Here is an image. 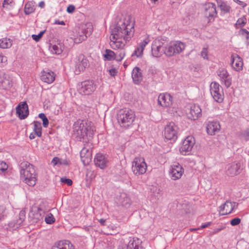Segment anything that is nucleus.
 <instances>
[{
  "instance_id": "nucleus-1",
  "label": "nucleus",
  "mask_w": 249,
  "mask_h": 249,
  "mask_svg": "<svg viewBox=\"0 0 249 249\" xmlns=\"http://www.w3.org/2000/svg\"><path fill=\"white\" fill-rule=\"evenodd\" d=\"M134 32L133 27L122 20L111 27L110 46L112 49L117 50L115 53L117 61H121L124 57L126 52L124 47L133 36Z\"/></svg>"
},
{
  "instance_id": "nucleus-2",
  "label": "nucleus",
  "mask_w": 249,
  "mask_h": 249,
  "mask_svg": "<svg viewBox=\"0 0 249 249\" xmlns=\"http://www.w3.org/2000/svg\"><path fill=\"white\" fill-rule=\"evenodd\" d=\"M91 124V122L81 120H78L74 123L73 125V134L77 140L87 142L89 141L88 137H92L94 130Z\"/></svg>"
},
{
  "instance_id": "nucleus-3",
  "label": "nucleus",
  "mask_w": 249,
  "mask_h": 249,
  "mask_svg": "<svg viewBox=\"0 0 249 249\" xmlns=\"http://www.w3.org/2000/svg\"><path fill=\"white\" fill-rule=\"evenodd\" d=\"M20 178L23 182L30 186H34L37 180V174L33 165L27 161L20 163Z\"/></svg>"
},
{
  "instance_id": "nucleus-4",
  "label": "nucleus",
  "mask_w": 249,
  "mask_h": 249,
  "mask_svg": "<svg viewBox=\"0 0 249 249\" xmlns=\"http://www.w3.org/2000/svg\"><path fill=\"white\" fill-rule=\"evenodd\" d=\"M135 119L134 111L129 108L120 110L117 113V121L122 127L128 128L133 123Z\"/></svg>"
},
{
  "instance_id": "nucleus-5",
  "label": "nucleus",
  "mask_w": 249,
  "mask_h": 249,
  "mask_svg": "<svg viewBox=\"0 0 249 249\" xmlns=\"http://www.w3.org/2000/svg\"><path fill=\"white\" fill-rule=\"evenodd\" d=\"M147 164L142 157H136L133 162L132 170L136 176L144 174L147 170Z\"/></svg>"
},
{
  "instance_id": "nucleus-6",
  "label": "nucleus",
  "mask_w": 249,
  "mask_h": 249,
  "mask_svg": "<svg viewBox=\"0 0 249 249\" xmlns=\"http://www.w3.org/2000/svg\"><path fill=\"white\" fill-rule=\"evenodd\" d=\"M185 44L180 41L171 42L166 46L165 54L167 56H172L179 54L185 49Z\"/></svg>"
},
{
  "instance_id": "nucleus-7",
  "label": "nucleus",
  "mask_w": 249,
  "mask_h": 249,
  "mask_svg": "<svg viewBox=\"0 0 249 249\" xmlns=\"http://www.w3.org/2000/svg\"><path fill=\"white\" fill-rule=\"evenodd\" d=\"M93 27L91 23L87 22L82 25L77 33L79 38H75L74 42L75 43H79L86 40L88 36L91 35Z\"/></svg>"
},
{
  "instance_id": "nucleus-8",
  "label": "nucleus",
  "mask_w": 249,
  "mask_h": 249,
  "mask_svg": "<svg viewBox=\"0 0 249 249\" xmlns=\"http://www.w3.org/2000/svg\"><path fill=\"white\" fill-rule=\"evenodd\" d=\"M178 128L174 122L168 123L164 127V136L167 140L175 142L178 138Z\"/></svg>"
},
{
  "instance_id": "nucleus-9",
  "label": "nucleus",
  "mask_w": 249,
  "mask_h": 249,
  "mask_svg": "<svg viewBox=\"0 0 249 249\" xmlns=\"http://www.w3.org/2000/svg\"><path fill=\"white\" fill-rule=\"evenodd\" d=\"M89 66V61L84 54L80 53L76 56L74 60V72L76 74L84 71Z\"/></svg>"
},
{
  "instance_id": "nucleus-10",
  "label": "nucleus",
  "mask_w": 249,
  "mask_h": 249,
  "mask_svg": "<svg viewBox=\"0 0 249 249\" xmlns=\"http://www.w3.org/2000/svg\"><path fill=\"white\" fill-rule=\"evenodd\" d=\"M210 92L213 99L218 103H222L224 99V93L222 88L220 85L213 82L210 85Z\"/></svg>"
},
{
  "instance_id": "nucleus-11",
  "label": "nucleus",
  "mask_w": 249,
  "mask_h": 249,
  "mask_svg": "<svg viewBox=\"0 0 249 249\" xmlns=\"http://www.w3.org/2000/svg\"><path fill=\"white\" fill-rule=\"evenodd\" d=\"M195 143V138L192 136H188L183 141L179 148L180 152L184 155H189Z\"/></svg>"
},
{
  "instance_id": "nucleus-12",
  "label": "nucleus",
  "mask_w": 249,
  "mask_h": 249,
  "mask_svg": "<svg viewBox=\"0 0 249 249\" xmlns=\"http://www.w3.org/2000/svg\"><path fill=\"white\" fill-rule=\"evenodd\" d=\"M96 89V85L92 81L88 80L81 82L78 90L82 95H89Z\"/></svg>"
},
{
  "instance_id": "nucleus-13",
  "label": "nucleus",
  "mask_w": 249,
  "mask_h": 249,
  "mask_svg": "<svg viewBox=\"0 0 249 249\" xmlns=\"http://www.w3.org/2000/svg\"><path fill=\"white\" fill-rule=\"evenodd\" d=\"M166 46H164V43L160 40H156L152 45L151 52L153 56L159 57L163 53L165 54Z\"/></svg>"
},
{
  "instance_id": "nucleus-14",
  "label": "nucleus",
  "mask_w": 249,
  "mask_h": 249,
  "mask_svg": "<svg viewBox=\"0 0 249 249\" xmlns=\"http://www.w3.org/2000/svg\"><path fill=\"white\" fill-rule=\"evenodd\" d=\"M108 160L106 155L101 153H97L94 158V162L96 167L101 169H105L107 165Z\"/></svg>"
},
{
  "instance_id": "nucleus-15",
  "label": "nucleus",
  "mask_w": 249,
  "mask_h": 249,
  "mask_svg": "<svg viewBox=\"0 0 249 249\" xmlns=\"http://www.w3.org/2000/svg\"><path fill=\"white\" fill-rule=\"evenodd\" d=\"M184 172V169L178 163H175L171 166L170 175L173 180H177L181 178Z\"/></svg>"
},
{
  "instance_id": "nucleus-16",
  "label": "nucleus",
  "mask_w": 249,
  "mask_h": 249,
  "mask_svg": "<svg viewBox=\"0 0 249 249\" xmlns=\"http://www.w3.org/2000/svg\"><path fill=\"white\" fill-rule=\"evenodd\" d=\"M204 15L206 18L209 19L208 22H211L212 20H213L217 15L216 6L214 3L209 2L206 5Z\"/></svg>"
},
{
  "instance_id": "nucleus-17",
  "label": "nucleus",
  "mask_w": 249,
  "mask_h": 249,
  "mask_svg": "<svg viewBox=\"0 0 249 249\" xmlns=\"http://www.w3.org/2000/svg\"><path fill=\"white\" fill-rule=\"evenodd\" d=\"M221 82L224 83L226 88H229L231 84V78L228 71L225 69L219 70L217 71Z\"/></svg>"
},
{
  "instance_id": "nucleus-18",
  "label": "nucleus",
  "mask_w": 249,
  "mask_h": 249,
  "mask_svg": "<svg viewBox=\"0 0 249 249\" xmlns=\"http://www.w3.org/2000/svg\"><path fill=\"white\" fill-rule=\"evenodd\" d=\"M231 65L232 68L237 71H241L243 66L242 58L236 53H232L231 55Z\"/></svg>"
},
{
  "instance_id": "nucleus-19",
  "label": "nucleus",
  "mask_w": 249,
  "mask_h": 249,
  "mask_svg": "<svg viewBox=\"0 0 249 249\" xmlns=\"http://www.w3.org/2000/svg\"><path fill=\"white\" fill-rule=\"evenodd\" d=\"M173 98L167 93H160L158 97V104L163 107H169L172 104Z\"/></svg>"
},
{
  "instance_id": "nucleus-20",
  "label": "nucleus",
  "mask_w": 249,
  "mask_h": 249,
  "mask_svg": "<svg viewBox=\"0 0 249 249\" xmlns=\"http://www.w3.org/2000/svg\"><path fill=\"white\" fill-rule=\"evenodd\" d=\"M16 112L20 119H25L29 115L28 106L26 102L19 103L16 107Z\"/></svg>"
},
{
  "instance_id": "nucleus-21",
  "label": "nucleus",
  "mask_w": 249,
  "mask_h": 249,
  "mask_svg": "<svg viewBox=\"0 0 249 249\" xmlns=\"http://www.w3.org/2000/svg\"><path fill=\"white\" fill-rule=\"evenodd\" d=\"M116 201L118 205L126 208L129 207L131 204V201L129 196L124 192L120 193L119 196H116Z\"/></svg>"
},
{
  "instance_id": "nucleus-22",
  "label": "nucleus",
  "mask_w": 249,
  "mask_h": 249,
  "mask_svg": "<svg viewBox=\"0 0 249 249\" xmlns=\"http://www.w3.org/2000/svg\"><path fill=\"white\" fill-rule=\"evenodd\" d=\"M220 129V125L216 121H209L207 124L206 130L207 133L211 136L214 135Z\"/></svg>"
},
{
  "instance_id": "nucleus-23",
  "label": "nucleus",
  "mask_w": 249,
  "mask_h": 249,
  "mask_svg": "<svg viewBox=\"0 0 249 249\" xmlns=\"http://www.w3.org/2000/svg\"><path fill=\"white\" fill-rule=\"evenodd\" d=\"M188 117L192 120H196L201 115V109L198 105H193L190 106L189 111L187 113Z\"/></svg>"
},
{
  "instance_id": "nucleus-24",
  "label": "nucleus",
  "mask_w": 249,
  "mask_h": 249,
  "mask_svg": "<svg viewBox=\"0 0 249 249\" xmlns=\"http://www.w3.org/2000/svg\"><path fill=\"white\" fill-rule=\"evenodd\" d=\"M25 212L22 210L20 211L18 214V218L17 220H13L9 223V226L13 228L14 229L18 228L22 225L23 222L25 218Z\"/></svg>"
},
{
  "instance_id": "nucleus-25",
  "label": "nucleus",
  "mask_w": 249,
  "mask_h": 249,
  "mask_svg": "<svg viewBox=\"0 0 249 249\" xmlns=\"http://www.w3.org/2000/svg\"><path fill=\"white\" fill-rule=\"evenodd\" d=\"M142 240L137 237L130 239L126 246V249H143Z\"/></svg>"
},
{
  "instance_id": "nucleus-26",
  "label": "nucleus",
  "mask_w": 249,
  "mask_h": 249,
  "mask_svg": "<svg viewBox=\"0 0 249 249\" xmlns=\"http://www.w3.org/2000/svg\"><path fill=\"white\" fill-rule=\"evenodd\" d=\"M40 78L43 82L51 84L53 83L55 79L54 73L52 71H43L41 72Z\"/></svg>"
},
{
  "instance_id": "nucleus-27",
  "label": "nucleus",
  "mask_w": 249,
  "mask_h": 249,
  "mask_svg": "<svg viewBox=\"0 0 249 249\" xmlns=\"http://www.w3.org/2000/svg\"><path fill=\"white\" fill-rule=\"evenodd\" d=\"M132 78L135 84H139L142 80V74L140 68L135 67L132 72Z\"/></svg>"
},
{
  "instance_id": "nucleus-28",
  "label": "nucleus",
  "mask_w": 249,
  "mask_h": 249,
  "mask_svg": "<svg viewBox=\"0 0 249 249\" xmlns=\"http://www.w3.org/2000/svg\"><path fill=\"white\" fill-rule=\"evenodd\" d=\"M80 157L83 164L87 165L91 160V153L88 148L83 147L80 152Z\"/></svg>"
},
{
  "instance_id": "nucleus-29",
  "label": "nucleus",
  "mask_w": 249,
  "mask_h": 249,
  "mask_svg": "<svg viewBox=\"0 0 249 249\" xmlns=\"http://www.w3.org/2000/svg\"><path fill=\"white\" fill-rule=\"evenodd\" d=\"M52 249H74V247L68 240L60 241Z\"/></svg>"
},
{
  "instance_id": "nucleus-30",
  "label": "nucleus",
  "mask_w": 249,
  "mask_h": 249,
  "mask_svg": "<svg viewBox=\"0 0 249 249\" xmlns=\"http://www.w3.org/2000/svg\"><path fill=\"white\" fill-rule=\"evenodd\" d=\"M240 165L238 163H232L229 165L227 170L228 175L233 176L239 173Z\"/></svg>"
},
{
  "instance_id": "nucleus-31",
  "label": "nucleus",
  "mask_w": 249,
  "mask_h": 249,
  "mask_svg": "<svg viewBox=\"0 0 249 249\" xmlns=\"http://www.w3.org/2000/svg\"><path fill=\"white\" fill-rule=\"evenodd\" d=\"M35 2L30 1L27 2L24 7V13L26 15H29L35 10Z\"/></svg>"
},
{
  "instance_id": "nucleus-32",
  "label": "nucleus",
  "mask_w": 249,
  "mask_h": 249,
  "mask_svg": "<svg viewBox=\"0 0 249 249\" xmlns=\"http://www.w3.org/2000/svg\"><path fill=\"white\" fill-rule=\"evenodd\" d=\"M218 7H219L221 11L224 13H228L230 12L231 7L228 5L227 2L221 0H216Z\"/></svg>"
},
{
  "instance_id": "nucleus-33",
  "label": "nucleus",
  "mask_w": 249,
  "mask_h": 249,
  "mask_svg": "<svg viewBox=\"0 0 249 249\" xmlns=\"http://www.w3.org/2000/svg\"><path fill=\"white\" fill-rule=\"evenodd\" d=\"M34 132L36 135L40 137L42 136V126L41 123L38 121H34Z\"/></svg>"
},
{
  "instance_id": "nucleus-34",
  "label": "nucleus",
  "mask_w": 249,
  "mask_h": 249,
  "mask_svg": "<svg viewBox=\"0 0 249 249\" xmlns=\"http://www.w3.org/2000/svg\"><path fill=\"white\" fill-rule=\"evenodd\" d=\"M103 56L105 60H116L115 52L109 49H106Z\"/></svg>"
},
{
  "instance_id": "nucleus-35",
  "label": "nucleus",
  "mask_w": 249,
  "mask_h": 249,
  "mask_svg": "<svg viewBox=\"0 0 249 249\" xmlns=\"http://www.w3.org/2000/svg\"><path fill=\"white\" fill-rule=\"evenodd\" d=\"M12 41L10 39L4 38L0 39V48H9L12 46Z\"/></svg>"
},
{
  "instance_id": "nucleus-36",
  "label": "nucleus",
  "mask_w": 249,
  "mask_h": 249,
  "mask_svg": "<svg viewBox=\"0 0 249 249\" xmlns=\"http://www.w3.org/2000/svg\"><path fill=\"white\" fill-rule=\"evenodd\" d=\"M221 210H226V213H230L233 210V204L231 202L226 201L220 206Z\"/></svg>"
},
{
  "instance_id": "nucleus-37",
  "label": "nucleus",
  "mask_w": 249,
  "mask_h": 249,
  "mask_svg": "<svg viewBox=\"0 0 249 249\" xmlns=\"http://www.w3.org/2000/svg\"><path fill=\"white\" fill-rule=\"evenodd\" d=\"M150 41L149 38L148 36H145L144 38L142 39V42H141L139 44V47L142 48V51H143L145 47L148 44Z\"/></svg>"
},
{
  "instance_id": "nucleus-38",
  "label": "nucleus",
  "mask_w": 249,
  "mask_h": 249,
  "mask_svg": "<svg viewBox=\"0 0 249 249\" xmlns=\"http://www.w3.org/2000/svg\"><path fill=\"white\" fill-rule=\"evenodd\" d=\"M38 117L42 120L43 126L45 128L47 127L49 124V121L45 114L43 113L39 114Z\"/></svg>"
},
{
  "instance_id": "nucleus-39",
  "label": "nucleus",
  "mask_w": 249,
  "mask_h": 249,
  "mask_svg": "<svg viewBox=\"0 0 249 249\" xmlns=\"http://www.w3.org/2000/svg\"><path fill=\"white\" fill-rule=\"evenodd\" d=\"M142 48L137 47L131 54V56H136L137 57H141L143 55V52L141 53Z\"/></svg>"
},
{
  "instance_id": "nucleus-40",
  "label": "nucleus",
  "mask_w": 249,
  "mask_h": 249,
  "mask_svg": "<svg viewBox=\"0 0 249 249\" xmlns=\"http://www.w3.org/2000/svg\"><path fill=\"white\" fill-rule=\"evenodd\" d=\"M45 32L46 30H44L42 31H41L37 35H32V37L33 39L36 42H38L41 38Z\"/></svg>"
},
{
  "instance_id": "nucleus-41",
  "label": "nucleus",
  "mask_w": 249,
  "mask_h": 249,
  "mask_svg": "<svg viewBox=\"0 0 249 249\" xmlns=\"http://www.w3.org/2000/svg\"><path fill=\"white\" fill-rule=\"evenodd\" d=\"M247 23V19L245 17L239 18L236 21V25L239 27H243Z\"/></svg>"
},
{
  "instance_id": "nucleus-42",
  "label": "nucleus",
  "mask_w": 249,
  "mask_h": 249,
  "mask_svg": "<svg viewBox=\"0 0 249 249\" xmlns=\"http://www.w3.org/2000/svg\"><path fill=\"white\" fill-rule=\"evenodd\" d=\"M8 168V165L3 161L0 160V174L5 172Z\"/></svg>"
},
{
  "instance_id": "nucleus-43",
  "label": "nucleus",
  "mask_w": 249,
  "mask_h": 249,
  "mask_svg": "<svg viewBox=\"0 0 249 249\" xmlns=\"http://www.w3.org/2000/svg\"><path fill=\"white\" fill-rule=\"evenodd\" d=\"M45 221L47 224H51L55 221V218L52 213H50L48 215L46 216Z\"/></svg>"
},
{
  "instance_id": "nucleus-44",
  "label": "nucleus",
  "mask_w": 249,
  "mask_h": 249,
  "mask_svg": "<svg viewBox=\"0 0 249 249\" xmlns=\"http://www.w3.org/2000/svg\"><path fill=\"white\" fill-rule=\"evenodd\" d=\"M51 51L53 53L59 54L62 53V50L60 47L58 46L57 45H54L52 46V49Z\"/></svg>"
},
{
  "instance_id": "nucleus-45",
  "label": "nucleus",
  "mask_w": 249,
  "mask_h": 249,
  "mask_svg": "<svg viewBox=\"0 0 249 249\" xmlns=\"http://www.w3.org/2000/svg\"><path fill=\"white\" fill-rule=\"evenodd\" d=\"M242 137L246 141H249V128L247 129L243 132Z\"/></svg>"
},
{
  "instance_id": "nucleus-46",
  "label": "nucleus",
  "mask_w": 249,
  "mask_h": 249,
  "mask_svg": "<svg viewBox=\"0 0 249 249\" xmlns=\"http://www.w3.org/2000/svg\"><path fill=\"white\" fill-rule=\"evenodd\" d=\"M241 222V219L238 217H235L231 219L230 221V224L232 226H235L239 225Z\"/></svg>"
},
{
  "instance_id": "nucleus-47",
  "label": "nucleus",
  "mask_w": 249,
  "mask_h": 249,
  "mask_svg": "<svg viewBox=\"0 0 249 249\" xmlns=\"http://www.w3.org/2000/svg\"><path fill=\"white\" fill-rule=\"evenodd\" d=\"M242 34L245 36L247 39V43L249 44V32L245 29L241 30Z\"/></svg>"
},
{
  "instance_id": "nucleus-48",
  "label": "nucleus",
  "mask_w": 249,
  "mask_h": 249,
  "mask_svg": "<svg viewBox=\"0 0 249 249\" xmlns=\"http://www.w3.org/2000/svg\"><path fill=\"white\" fill-rule=\"evenodd\" d=\"M61 181L63 183L67 184L69 186H71L72 184V181L69 178H62Z\"/></svg>"
},
{
  "instance_id": "nucleus-49",
  "label": "nucleus",
  "mask_w": 249,
  "mask_h": 249,
  "mask_svg": "<svg viewBox=\"0 0 249 249\" xmlns=\"http://www.w3.org/2000/svg\"><path fill=\"white\" fill-rule=\"evenodd\" d=\"M201 56L205 59H208V51L207 48H203L201 52Z\"/></svg>"
},
{
  "instance_id": "nucleus-50",
  "label": "nucleus",
  "mask_w": 249,
  "mask_h": 249,
  "mask_svg": "<svg viewBox=\"0 0 249 249\" xmlns=\"http://www.w3.org/2000/svg\"><path fill=\"white\" fill-rule=\"evenodd\" d=\"M75 9V6L72 5H69L67 8V11L68 13H72Z\"/></svg>"
},
{
  "instance_id": "nucleus-51",
  "label": "nucleus",
  "mask_w": 249,
  "mask_h": 249,
  "mask_svg": "<svg viewBox=\"0 0 249 249\" xmlns=\"http://www.w3.org/2000/svg\"><path fill=\"white\" fill-rule=\"evenodd\" d=\"M60 161V159L58 157H54L52 160V163L53 164L54 166L59 164V162Z\"/></svg>"
},
{
  "instance_id": "nucleus-52",
  "label": "nucleus",
  "mask_w": 249,
  "mask_h": 249,
  "mask_svg": "<svg viewBox=\"0 0 249 249\" xmlns=\"http://www.w3.org/2000/svg\"><path fill=\"white\" fill-rule=\"evenodd\" d=\"M7 61V57L0 54V63H5Z\"/></svg>"
},
{
  "instance_id": "nucleus-53",
  "label": "nucleus",
  "mask_w": 249,
  "mask_h": 249,
  "mask_svg": "<svg viewBox=\"0 0 249 249\" xmlns=\"http://www.w3.org/2000/svg\"><path fill=\"white\" fill-rule=\"evenodd\" d=\"M117 73V71L115 68H112L109 70V74L112 76H115L116 75Z\"/></svg>"
},
{
  "instance_id": "nucleus-54",
  "label": "nucleus",
  "mask_w": 249,
  "mask_h": 249,
  "mask_svg": "<svg viewBox=\"0 0 249 249\" xmlns=\"http://www.w3.org/2000/svg\"><path fill=\"white\" fill-rule=\"evenodd\" d=\"M13 1V0H4L3 2V7L4 8L6 7V5H9Z\"/></svg>"
},
{
  "instance_id": "nucleus-55",
  "label": "nucleus",
  "mask_w": 249,
  "mask_h": 249,
  "mask_svg": "<svg viewBox=\"0 0 249 249\" xmlns=\"http://www.w3.org/2000/svg\"><path fill=\"white\" fill-rule=\"evenodd\" d=\"M59 164L60 165H69V163L66 160H62L60 159V161L59 162Z\"/></svg>"
},
{
  "instance_id": "nucleus-56",
  "label": "nucleus",
  "mask_w": 249,
  "mask_h": 249,
  "mask_svg": "<svg viewBox=\"0 0 249 249\" xmlns=\"http://www.w3.org/2000/svg\"><path fill=\"white\" fill-rule=\"evenodd\" d=\"M99 222L102 226H105L106 225V220L103 218L99 219Z\"/></svg>"
},
{
  "instance_id": "nucleus-57",
  "label": "nucleus",
  "mask_w": 249,
  "mask_h": 249,
  "mask_svg": "<svg viewBox=\"0 0 249 249\" xmlns=\"http://www.w3.org/2000/svg\"><path fill=\"white\" fill-rule=\"evenodd\" d=\"M211 224V223L210 222H208L207 223H205L202 225L201 226L200 228V229H204V228H205L206 227H208L209 225H210Z\"/></svg>"
},
{
  "instance_id": "nucleus-58",
  "label": "nucleus",
  "mask_w": 249,
  "mask_h": 249,
  "mask_svg": "<svg viewBox=\"0 0 249 249\" xmlns=\"http://www.w3.org/2000/svg\"><path fill=\"white\" fill-rule=\"evenodd\" d=\"M38 6L41 8H43L45 7V2L43 1H41L39 2L38 4Z\"/></svg>"
},
{
  "instance_id": "nucleus-59",
  "label": "nucleus",
  "mask_w": 249,
  "mask_h": 249,
  "mask_svg": "<svg viewBox=\"0 0 249 249\" xmlns=\"http://www.w3.org/2000/svg\"><path fill=\"white\" fill-rule=\"evenodd\" d=\"M55 23L58 25H65V22L63 21H59L58 20L55 21Z\"/></svg>"
},
{
  "instance_id": "nucleus-60",
  "label": "nucleus",
  "mask_w": 249,
  "mask_h": 249,
  "mask_svg": "<svg viewBox=\"0 0 249 249\" xmlns=\"http://www.w3.org/2000/svg\"><path fill=\"white\" fill-rule=\"evenodd\" d=\"M35 135H36V134H35V133H32L30 134L29 135V138L31 140H33L35 138Z\"/></svg>"
},
{
  "instance_id": "nucleus-61",
  "label": "nucleus",
  "mask_w": 249,
  "mask_h": 249,
  "mask_svg": "<svg viewBox=\"0 0 249 249\" xmlns=\"http://www.w3.org/2000/svg\"><path fill=\"white\" fill-rule=\"evenodd\" d=\"M238 4L243 7H245L247 5L246 3L241 1H239Z\"/></svg>"
},
{
  "instance_id": "nucleus-62",
  "label": "nucleus",
  "mask_w": 249,
  "mask_h": 249,
  "mask_svg": "<svg viewBox=\"0 0 249 249\" xmlns=\"http://www.w3.org/2000/svg\"><path fill=\"white\" fill-rule=\"evenodd\" d=\"M222 229H223L222 228H219V229H216L214 230L213 232L215 233H217V232L220 231H221Z\"/></svg>"
},
{
  "instance_id": "nucleus-63",
  "label": "nucleus",
  "mask_w": 249,
  "mask_h": 249,
  "mask_svg": "<svg viewBox=\"0 0 249 249\" xmlns=\"http://www.w3.org/2000/svg\"><path fill=\"white\" fill-rule=\"evenodd\" d=\"M91 228V227H84L83 228L85 229L86 231H89V229Z\"/></svg>"
},
{
  "instance_id": "nucleus-64",
  "label": "nucleus",
  "mask_w": 249,
  "mask_h": 249,
  "mask_svg": "<svg viewBox=\"0 0 249 249\" xmlns=\"http://www.w3.org/2000/svg\"><path fill=\"white\" fill-rule=\"evenodd\" d=\"M118 249H126V247H119Z\"/></svg>"
}]
</instances>
